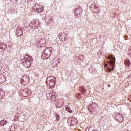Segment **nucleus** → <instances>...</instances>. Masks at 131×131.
Listing matches in <instances>:
<instances>
[{
    "label": "nucleus",
    "mask_w": 131,
    "mask_h": 131,
    "mask_svg": "<svg viewBox=\"0 0 131 131\" xmlns=\"http://www.w3.org/2000/svg\"><path fill=\"white\" fill-rule=\"evenodd\" d=\"M46 97L51 102H56L58 100V95L54 91H50L47 92Z\"/></svg>",
    "instance_id": "obj_1"
},
{
    "label": "nucleus",
    "mask_w": 131,
    "mask_h": 131,
    "mask_svg": "<svg viewBox=\"0 0 131 131\" xmlns=\"http://www.w3.org/2000/svg\"><path fill=\"white\" fill-rule=\"evenodd\" d=\"M108 59L110 61H108V64H105L106 67L107 68L108 71L110 72L112 70H114V66H115V57L113 55L108 56Z\"/></svg>",
    "instance_id": "obj_2"
},
{
    "label": "nucleus",
    "mask_w": 131,
    "mask_h": 131,
    "mask_svg": "<svg viewBox=\"0 0 131 131\" xmlns=\"http://www.w3.org/2000/svg\"><path fill=\"white\" fill-rule=\"evenodd\" d=\"M56 77L54 76H48L46 78V84L51 89H53L55 88V85H56Z\"/></svg>",
    "instance_id": "obj_3"
},
{
    "label": "nucleus",
    "mask_w": 131,
    "mask_h": 131,
    "mask_svg": "<svg viewBox=\"0 0 131 131\" xmlns=\"http://www.w3.org/2000/svg\"><path fill=\"white\" fill-rule=\"evenodd\" d=\"M51 54H52V50H51L49 47L45 48L44 50V52L41 56L42 59H48V58H50L51 56Z\"/></svg>",
    "instance_id": "obj_4"
},
{
    "label": "nucleus",
    "mask_w": 131,
    "mask_h": 131,
    "mask_svg": "<svg viewBox=\"0 0 131 131\" xmlns=\"http://www.w3.org/2000/svg\"><path fill=\"white\" fill-rule=\"evenodd\" d=\"M40 24V23L38 19H34L30 23L29 25L31 28H32L33 30H35V29H37L39 27Z\"/></svg>",
    "instance_id": "obj_5"
},
{
    "label": "nucleus",
    "mask_w": 131,
    "mask_h": 131,
    "mask_svg": "<svg viewBox=\"0 0 131 131\" xmlns=\"http://www.w3.org/2000/svg\"><path fill=\"white\" fill-rule=\"evenodd\" d=\"M68 123L69 125L74 126V125H76V124H77V119L73 117H70L68 119Z\"/></svg>",
    "instance_id": "obj_6"
},
{
    "label": "nucleus",
    "mask_w": 131,
    "mask_h": 131,
    "mask_svg": "<svg viewBox=\"0 0 131 131\" xmlns=\"http://www.w3.org/2000/svg\"><path fill=\"white\" fill-rule=\"evenodd\" d=\"M34 11L36 13H42L43 12V7L38 4H36L34 6Z\"/></svg>",
    "instance_id": "obj_7"
},
{
    "label": "nucleus",
    "mask_w": 131,
    "mask_h": 131,
    "mask_svg": "<svg viewBox=\"0 0 131 131\" xmlns=\"http://www.w3.org/2000/svg\"><path fill=\"white\" fill-rule=\"evenodd\" d=\"M29 77H28V76L26 75H25L21 78L20 81L23 85H27V84H28V83H29Z\"/></svg>",
    "instance_id": "obj_8"
},
{
    "label": "nucleus",
    "mask_w": 131,
    "mask_h": 131,
    "mask_svg": "<svg viewBox=\"0 0 131 131\" xmlns=\"http://www.w3.org/2000/svg\"><path fill=\"white\" fill-rule=\"evenodd\" d=\"M59 63H60V61H59L58 59H57L56 58L53 59L52 62V68H57V67H58V65H59Z\"/></svg>",
    "instance_id": "obj_9"
},
{
    "label": "nucleus",
    "mask_w": 131,
    "mask_h": 131,
    "mask_svg": "<svg viewBox=\"0 0 131 131\" xmlns=\"http://www.w3.org/2000/svg\"><path fill=\"white\" fill-rule=\"evenodd\" d=\"M32 61H30V60H25L23 62V65L26 67V68H29V67H30V66H31V62Z\"/></svg>",
    "instance_id": "obj_10"
},
{
    "label": "nucleus",
    "mask_w": 131,
    "mask_h": 131,
    "mask_svg": "<svg viewBox=\"0 0 131 131\" xmlns=\"http://www.w3.org/2000/svg\"><path fill=\"white\" fill-rule=\"evenodd\" d=\"M96 104L93 103L91 105L88 107V109L89 111H94V110H96L97 109V107H95Z\"/></svg>",
    "instance_id": "obj_11"
},
{
    "label": "nucleus",
    "mask_w": 131,
    "mask_h": 131,
    "mask_svg": "<svg viewBox=\"0 0 131 131\" xmlns=\"http://www.w3.org/2000/svg\"><path fill=\"white\" fill-rule=\"evenodd\" d=\"M6 48H7V45L5 43L0 44V49L1 52H4L5 50H6Z\"/></svg>",
    "instance_id": "obj_12"
},
{
    "label": "nucleus",
    "mask_w": 131,
    "mask_h": 131,
    "mask_svg": "<svg viewBox=\"0 0 131 131\" xmlns=\"http://www.w3.org/2000/svg\"><path fill=\"white\" fill-rule=\"evenodd\" d=\"M28 60H29L30 61H32V57L26 54L25 56V61H28Z\"/></svg>",
    "instance_id": "obj_13"
},
{
    "label": "nucleus",
    "mask_w": 131,
    "mask_h": 131,
    "mask_svg": "<svg viewBox=\"0 0 131 131\" xmlns=\"http://www.w3.org/2000/svg\"><path fill=\"white\" fill-rule=\"evenodd\" d=\"M116 118H119L121 122H123V117H122L121 115L118 114L117 115H116Z\"/></svg>",
    "instance_id": "obj_14"
},
{
    "label": "nucleus",
    "mask_w": 131,
    "mask_h": 131,
    "mask_svg": "<svg viewBox=\"0 0 131 131\" xmlns=\"http://www.w3.org/2000/svg\"><path fill=\"white\" fill-rule=\"evenodd\" d=\"M7 124V120H3L0 121V125L1 126H4Z\"/></svg>",
    "instance_id": "obj_15"
},
{
    "label": "nucleus",
    "mask_w": 131,
    "mask_h": 131,
    "mask_svg": "<svg viewBox=\"0 0 131 131\" xmlns=\"http://www.w3.org/2000/svg\"><path fill=\"white\" fill-rule=\"evenodd\" d=\"M64 99H61L59 101V102L60 106L59 107H62V106H64Z\"/></svg>",
    "instance_id": "obj_16"
},
{
    "label": "nucleus",
    "mask_w": 131,
    "mask_h": 131,
    "mask_svg": "<svg viewBox=\"0 0 131 131\" xmlns=\"http://www.w3.org/2000/svg\"><path fill=\"white\" fill-rule=\"evenodd\" d=\"M17 34L18 36H21L22 34H23V32H22V30H18Z\"/></svg>",
    "instance_id": "obj_17"
},
{
    "label": "nucleus",
    "mask_w": 131,
    "mask_h": 131,
    "mask_svg": "<svg viewBox=\"0 0 131 131\" xmlns=\"http://www.w3.org/2000/svg\"><path fill=\"white\" fill-rule=\"evenodd\" d=\"M66 111H68V112H69V113H72L73 112L71 109L70 108L69 106H66Z\"/></svg>",
    "instance_id": "obj_18"
},
{
    "label": "nucleus",
    "mask_w": 131,
    "mask_h": 131,
    "mask_svg": "<svg viewBox=\"0 0 131 131\" xmlns=\"http://www.w3.org/2000/svg\"><path fill=\"white\" fill-rule=\"evenodd\" d=\"M6 94L5 93V91H0V96L1 98L5 97Z\"/></svg>",
    "instance_id": "obj_19"
},
{
    "label": "nucleus",
    "mask_w": 131,
    "mask_h": 131,
    "mask_svg": "<svg viewBox=\"0 0 131 131\" xmlns=\"http://www.w3.org/2000/svg\"><path fill=\"white\" fill-rule=\"evenodd\" d=\"M125 64H126V65H127L128 67H129V66H130V61H129V60L128 59H126L125 61Z\"/></svg>",
    "instance_id": "obj_20"
},
{
    "label": "nucleus",
    "mask_w": 131,
    "mask_h": 131,
    "mask_svg": "<svg viewBox=\"0 0 131 131\" xmlns=\"http://www.w3.org/2000/svg\"><path fill=\"white\" fill-rule=\"evenodd\" d=\"M22 93V95L23 97H25V96H27V94H26V91L25 90H23V91H21L20 93Z\"/></svg>",
    "instance_id": "obj_21"
},
{
    "label": "nucleus",
    "mask_w": 131,
    "mask_h": 131,
    "mask_svg": "<svg viewBox=\"0 0 131 131\" xmlns=\"http://www.w3.org/2000/svg\"><path fill=\"white\" fill-rule=\"evenodd\" d=\"M55 116L56 118L57 121H58V120H59V119H60V116L59 115V114L55 113Z\"/></svg>",
    "instance_id": "obj_22"
},
{
    "label": "nucleus",
    "mask_w": 131,
    "mask_h": 131,
    "mask_svg": "<svg viewBox=\"0 0 131 131\" xmlns=\"http://www.w3.org/2000/svg\"><path fill=\"white\" fill-rule=\"evenodd\" d=\"M128 54H129V56L131 57V48H129L128 50Z\"/></svg>",
    "instance_id": "obj_23"
},
{
    "label": "nucleus",
    "mask_w": 131,
    "mask_h": 131,
    "mask_svg": "<svg viewBox=\"0 0 131 131\" xmlns=\"http://www.w3.org/2000/svg\"><path fill=\"white\" fill-rule=\"evenodd\" d=\"M82 93L83 94H83H85V91H83L82 92Z\"/></svg>",
    "instance_id": "obj_24"
},
{
    "label": "nucleus",
    "mask_w": 131,
    "mask_h": 131,
    "mask_svg": "<svg viewBox=\"0 0 131 131\" xmlns=\"http://www.w3.org/2000/svg\"><path fill=\"white\" fill-rule=\"evenodd\" d=\"M11 1H12V3H16V0H13V1L11 0Z\"/></svg>",
    "instance_id": "obj_25"
},
{
    "label": "nucleus",
    "mask_w": 131,
    "mask_h": 131,
    "mask_svg": "<svg viewBox=\"0 0 131 131\" xmlns=\"http://www.w3.org/2000/svg\"><path fill=\"white\" fill-rule=\"evenodd\" d=\"M22 61H23V59L20 60V62H22Z\"/></svg>",
    "instance_id": "obj_26"
}]
</instances>
